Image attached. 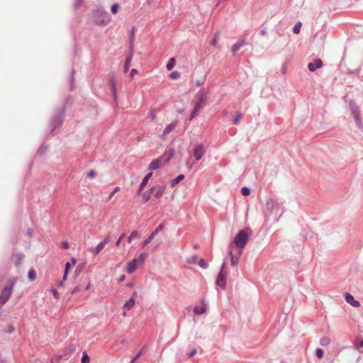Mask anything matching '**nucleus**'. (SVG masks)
Wrapping results in <instances>:
<instances>
[{"instance_id": "nucleus-1", "label": "nucleus", "mask_w": 363, "mask_h": 363, "mask_svg": "<svg viewBox=\"0 0 363 363\" xmlns=\"http://www.w3.org/2000/svg\"><path fill=\"white\" fill-rule=\"evenodd\" d=\"M66 107L63 105L61 108L55 109V112L52 115L49 123L50 131L52 135H57L59 130L63 125L65 116Z\"/></svg>"}, {"instance_id": "nucleus-2", "label": "nucleus", "mask_w": 363, "mask_h": 363, "mask_svg": "<svg viewBox=\"0 0 363 363\" xmlns=\"http://www.w3.org/2000/svg\"><path fill=\"white\" fill-rule=\"evenodd\" d=\"M252 230L250 228H245L238 231L234 238L235 246L240 249H243L247 243Z\"/></svg>"}, {"instance_id": "nucleus-3", "label": "nucleus", "mask_w": 363, "mask_h": 363, "mask_svg": "<svg viewBox=\"0 0 363 363\" xmlns=\"http://www.w3.org/2000/svg\"><path fill=\"white\" fill-rule=\"evenodd\" d=\"M92 18L94 23L98 26H106L111 20L109 13L100 9L93 12Z\"/></svg>"}, {"instance_id": "nucleus-4", "label": "nucleus", "mask_w": 363, "mask_h": 363, "mask_svg": "<svg viewBox=\"0 0 363 363\" xmlns=\"http://www.w3.org/2000/svg\"><path fill=\"white\" fill-rule=\"evenodd\" d=\"M16 283V278H13L9 280L8 283L4 286L0 294V306L4 305L9 301Z\"/></svg>"}, {"instance_id": "nucleus-5", "label": "nucleus", "mask_w": 363, "mask_h": 363, "mask_svg": "<svg viewBox=\"0 0 363 363\" xmlns=\"http://www.w3.org/2000/svg\"><path fill=\"white\" fill-rule=\"evenodd\" d=\"M349 107L351 112V114L352 115L354 122L356 125L359 127L362 128V123L360 117V110L359 106L356 104V102L354 100H350L349 101Z\"/></svg>"}, {"instance_id": "nucleus-6", "label": "nucleus", "mask_w": 363, "mask_h": 363, "mask_svg": "<svg viewBox=\"0 0 363 363\" xmlns=\"http://www.w3.org/2000/svg\"><path fill=\"white\" fill-rule=\"evenodd\" d=\"M226 261L223 260L222 265L220 267V270L217 276L216 279V284L221 288L222 289H225L226 286V277L228 275L227 271L225 269Z\"/></svg>"}, {"instance_id": "nucleus-7", "label": "nucleus", "mask_w": 363, "mask_h": 363, "mask_svg": "<svg viewBox=\"0 0 363 363\" xmlns=\"http://www.w3.org/2000/svg\"><path fill=\"white\" fill-rule=\"evenodd\" d=\"M108 84L111 89L113 99L116 103L118 102L117 89H116V76L115 72H111L108 74Z\"/></svg>"}, {"instance_id": "nucleus-8", "label": "nucleus", "mask_w": 363, "mask_h": 363, "mask_svg": "<svg viewBox=\"0 0 363 363\" xmlns=\"http://www.w3.org/2000/svg\"><path fill=\"white\" fill-rule=\"evenodd\" d=\"M279 208V204L277 201L272 198H269L266 203L265 213L267 216H271L274 211Z\"/></svg>"}, {"instance_id": "nucleus-9", "label": "nucleus", "mask_w": 363, "mask_h": 363, "mask_svg": "<svg viewBox=\"0 0 363 363\" xmlns=\"http://www.w3.org/2000/svg\"><path fill=\"white\" fill-rule=\"evenodd\" d=\"M205 152L206 150L203 143L196 144L194 146L193 150V155L196 161H199L200 160H201V158L205 154Z\"/></svg>"}, {"instance_id": "nucleus-10", "label": "nucleus", "mask_w": 363, "mask_h": 363, "mask_svg": "<svg viewBox=\"0 0 363 363\" xmlns=\"http://www.w3.org/2000/svg\"><path fill=\"white\" fill-rule=\"evenodd\" d=\"M207 92L204 89H201L196 94V103L195 106L202 108L206 101Z\"/></svg>"}, {"instance_id": "nucleus-11", "label": "nucleus", "mask_w": 363, "mask_h": 363, "mask_svg": "<svg viewBox=\"0 0 363 363\" xmlns=\"http://www.w3.org/2000/svg\"><path fill=\"white\" fill-rule=\"evenodd\" d=\"M163 225L160 224L143 241V247H145L146 245H147L155 238V236L163 230Z\"/></svg>"}, {"instance_id": "nucleus-12", "label": "nucleus", "mask_w": 363, "mask_h": 363, "mask_svg": "<svg viewBox=\"0 0 363 363\" xmlns=\"http://www.w3.org/2000/svg\"><path fill=\"white\" fill-rule=\"evenodd\" d=\"M137 296V292L134 291L132 294V296L128 299L125 303L123 304V308L125 311L123 312V315H125L126 311L130 310L135 304V296Z\"/></svg>"}, {"instance_id": "nucleus-13", "label": "nucleus", "mask_w": 363, "mask_h": 363, "mask_svg": "<svg viewBox=\"0 0 363 363\" xmlns=\"http://www.w3.org/2000/svg\"><path fill=\"white\" fill-rule=\"evenodd\" d=\"M109 241V238H105L101 242H100L94 248L91 247L89 249L91 252H93L94 255H99L101 251L104 249L106 244H107Z\"/></svg>"}, {"instance_id": "nucleus-14", "label": "nucleus", "mask_w": 363, "mask_h": 363, "mask_svg": "<svg viewBox=\"0 0 363 363\" xmlns=\"http://www.w3.org/2000/svg\"><path fill=\"white\" fill-rule=\"evenodd\" d=\"M323 66V61L320 58L315 59L313 62L308 64V69L310 72H315Z\"/></svg>"}, {"instance_id": "nucleus-15", "label": "nucleus", "mask_w": 363, "mask_h": 363, "mask_svg": "<svg viewBox=\"0 0 363 363\" xmlns=\"http://www.w3.org/2000/svg\"><path fill=\"white\" fill-rule=\"evenodd\" d=\"M345 299L347 303H350L353 307H359L360 302L354 298V297L350 293L345 294Z\"/></svg>"}, {"instance_id": "nucleus-16", "label": "nucleus", "mask_w": 363, "mask_h": 363, "mask_svg": "<svg viewBox=\"0 0 363 363\" xmlns=\"http://www.w3.org/2000/svg\"><path fill=\"white\" fill-rule=\"evenodd\" d=\"M138 266L140 265L137 263V259H133L128 262L126 271L128 274H133L137 269Z\"/></svg>"}, {"instance_id": "nucleus-17", "label": "nucleus", "mask_w": 363, "mask_h": 363, "mask_svg": "<svg viewBox=\"0 0 363 363\" xmlns=\"http://www.w3.org/2000/svg\"><path fill=\"white\" fill-rule=\"evenodd\" d=\"M174 150H171L169 153L165 152L162 156H160L158 159H161V162L163 165V164H167L169 162V160L172 159V157L174 156Z\"/></svg>"}, {"instance_id": "nucleus-18", "label": "nucleus", "mask_w": 363, "mask_h": 363, "mask_svg": "<svg viewBox=\"0 0 363 363\" xmlns=\"http://www.w3.org/2000/svg\"><path fill=\"white\" fill-rule=\"evenodd\" d=\"M162 166V163L161 162V159H155L150 163L148 166V169L150 171L156 170L161 168Z\"/></svg>"}, {"instance_id": "nucleus-19", "label": "nucleus", "mask_w": 363, "mask_h": 363, "mask_svg": "<svg viewBox=\"0 0 363 363\" xmlns=\"http://www.w3.org/2000/svg\"><path fill=\"white\" fill-rule=\"evenodd\" d=\"M165 188L166 185L164 184L162 185H157L156 187H155V191H153L154 196L157 199L161 198L164 192Z\"/></svg>"}, {"instance_id": "nucleus-20", "label": "nucleus", "mask_w": 363, "mask_h": 363, "mask_svg": "<svg viewBox=\"0 0 363 363\" xmlns=\"http://www.w3.org/2000/svg\"><path fill=\"white\" fill-rule=\"evenodd\" d=\"M155 190V187H151L150 189L145 191L142 194V201L143 203H145L150 199V195Z\"/></svg>"}, {"instance_id": "nucleus-21", "label": "nucleus", "mask_w": 363, "mask_h": 363, "mask_svg": "<svg viewBox=\"0 0 363 363\" xmlns=\"http://www.w3.org/2000/svg\"><path fill=\"white\" fill-rule=\"evenodd\" d=\"M133 56V50H130L128 53V55L126 56L125 63H124V72H127L128 71L130 62L132 60Z\"/></svg>"}, {"instance_id": "nucleus-22", "label": "nucleus", "mask_w": 363, "mask_h": 363, "mask_svg": "<svg viewBox=\"0 0 363 363\" xmlns=\"http://www.w3.org/2000/svg\"><path fill=\"white\" fill-rule=\"evenodd\" d=\"M245 44L244 40H239L231 48V52L233 55L236 53Z\"/></svg>"}, {"instance_id": "nucleus-23", "label": "nucleus", "mask_w": 363, "mask_h": 363, "mask_svg": "<svg viewBox=\"0 0 363 363\" xmlns=\"http://www.w3.org/2000/svg\"><path fill=\"white\" fill-rule=\"evenodd\" d=\"M148 256V254L145 252H141L139 256L138 257V258H136L137 259V263L140 266V265H143L145 259Z\"/></svg>"}, {"instance_id": "nucleus-24", "label": "nucleus", "mask_w": 363, "mask_h": 363, "mask_svg": "<svg viewBox=\"0 0 363 363\" xmlns=\"http://www.w3.org/2000/svg\"><path fill=\"white\" fill-rule=\"evenodd\" d=\"M184 179V174H179L176 178L173 179L170 182V186L172 188L174 186H176L177 184H179L181 181H182Z\"/></svg>"}, {"instance_id": "nucleus-25", "label": "nucleus", "mask_w": 363, "mask_h": 363, "mask_svg": "<svg viewBox=\"0 0 363 363\" xmlns=\"http://www.w3.org/2000/svg\"><path fill=\"white\" fill-rule=\"evenodd\" d=\"M152 172H149L147 173L145 177L143 179L141 183L140 184V189L141 188H145V186L148 183V181L149 179L152 177Z\"/></svg>"}, {"instance_id": "nucleus-26", "label": "nucleus", "mask_w": 363, "mask_h": 363, "mask_svg": "<svg viewBox=\"0 0 363 363\" xmlns=\"http://www.w3.org/2000/svg\"><path fill=\"white\" fill-rule=\"evenodd\" d=\"M206 311V307L204 303H203V306L201 307L196 306L194 308V313L197 315H201V314L204 313Z\"/></svg>"}, {"instance_id": "nucleus-27", "label": "nucleus", "mask_w": 363, "mask_h": 363, "mask_svg": "<svg viewBox=\"0 0 363 363\" xmlns=\"http://www.w3.org/2000/svg\"><path fill=\"white\" fill-rule=\"evenodd\" d=\"M176 65V60L174 57H171L167 65H166V69L168 70V71H171L172 69H173V68L175 67Z\"/></svg>"}, {"instance_id": "nucleus-28", "label": "nucleus", "mask_w": 363, "mask_h": 363, "mask_svg": "<svg viewBox=\"0 0 363 363\" xmlns=\"http://www.w3.org/2000/svg\"><path fill=\"white\" fill-rule=\"evenodd\" d=\"M28 279L30 281H33L36 279V272L34 269L31 268L29 269L28 273Z\"/></svg>"}, {"instance_id": "nucleus-29", "label": "nucleus", "mask_w": 363, "mask_h": 363, "mask_svg": "<svg viewBox=\"0 0 363 363\" xmlns=\"http://www.w3.org/2000/svg\"><path fill=\"white\" fill-rule=\"evenodd\" d=\"M74 74L75 70L74 68H72L70 73V91H73L74 89Z\"/></svg>"}, {"instance_id": "nucleus-30", "label": "nucleus", "mask_w": 363, "mask_h": 363, "mask_svg": "<svg viewBox=\"0 0 363 363\" xmlns=\"http://www.w3.org/2000/svg\"><path fill=\"white\" fill-rule=\"evenodd\" d=\"M176 123H172L167 125L163 131V135H167L169 133L176 127Z\"/></svg>"}, {"instance_id": "nucleus-31", "label": "nucleus", "mask_w": 363, "mask_h": 363, "mask_svg": "<svg viewBox=\"0 0 363 363\" xmlns=\"http://www.w3.org/2000/svg\"><path fill=\"white\" fill-rule=\"evenodd\" d=\"M230 263L233 267H237L239 262V257L233 255L232 252H230Z\"/></svg>"}, {"instance_id": "nucleus-32", "label": "nucleus", "mask_w": 363, "mask_h": 363, "mask_svg": "<svg viewBox=\"0 0 363 363\" xmlns=\"http://www.w3.org/2000/svg\"><path fill=\"white\" fill-rule=\"evenodd\" d=\"M139 238L138 232V231H136V230H134V231H133V232L130 233V235L128 236L127 241H128V242L130 244V243H131V242H132L134 239H135V238Z\"/></svg>"}, {"instance_id": "nucleus-33", "label": "nucleus", "mask_w": 363, "mask_h": 363, "mask_svg": "<svg viewBox=\"0 0 363 363\" xmlns=\"http://www.w3.org/2000/svg\"><path fill=\"white\" fill-rule=\"evenodd\" d=\"M242 115L241 112H240V111H237V112H236V114H235V117H234V118H233V119L232 120V123H233V125H237V124H238L239 121H240V119L242 118Z\"/></svg>"}, {"instance_id": "nucleus-34", "label": "nucleus", "mask_w": 363, "mask_h": 363, "mask_svg": "<svg viewBox=\"0 0 363 363\" xmlns=\"http://www.w3.org/2000/svg\"><path fill=\"white\" fill-rule=\"evenodd\" d=\"M135 26H133L131 29L130 36H129L130 46L131 48L133 46V41L135 39Z\"/></svg>"}, {"instance_id": "nucleus-35", "label": "nucleus", "mask_w": 363, "mask_h": 363, "mask_svg": "<svg viewBox=\"0 0 363 363\" xmlns=\"http://www.w3.org/2000/svg\"><path fill=\"white\" fill-rule=\"evenodd\" d=\"M90 357L86 351H84L81 357V363H89Z\"/></svg>"}, {"instance_id": "nucleus-36", "label": "nucleus", "mask_w": 363, "mask_h": 363, "mask_svg": "<svg viewBox=\"0 0 363 363\" xmlns=\"http://www.w3.org/2000/svg\"><path fill=\"white\" fill-rule=\"evenodd\" d=\"M330 339L327 336H323L320 339V344L322 346H327L330 344Z\"/></svg>"}, {"instance_id": "nucleus-37", "label": "nucleus", "mask_w": 363, "mask_h": 363, "mask_svg": "<svg viewBox=\"0 0 363 363\" xmlns=\"http://www.w3.org/2000/svg\"><path fill=\"white\" fill-rule=\"evenodd\" d=\"M201 108L194 106L193 110L191 112L190 116H189V121L193 120V118L195 117V116L198 113V112L200 111Z\"/></svg>"}, {"instance_id": "nucleus-38", "label": "nucleus", "mask_w": 363, "mask_h": 363, "mask_svg": "<svg viewBox=\"0 0 363 363\" xmlns=\"http://www.w3.org/2000/svg\"><path fill=\"white\" fill-rule=\"evenodd\" d=\"M77 263V259L75 257H72L70 260V262H67L65 263V268L67 269H70V268L72 267V265H74L75 264Z\"/></svg>"}, {"instance_id": "nucleus-39", "label": "nucleus", "mask_w": 363, "mask_h": 363, "mask_svg": "<svg viewBox=\"0 0 363 363\" xmlns=\"http://www.w3.org/2000/svg\"><path fill=\"white\" fill-rule=\"evenodd\" d=\"M302 26V23L301 22L298 21L297 22L294 28H293V32L295 33V34H298L300 33V30H301V27Z\"/></svg>"}, {"instance_id": "nucleus-40", "label": "nucleus", "mask_w": 363, "mask_h": 363, "mask_svg": "<svg viewBox=\"0 0 363 363\" xmlns=\"http://www.w3.org/2000/svg\"><path fill=\"white\" fill-rule=\"evenodd\" d=\"M75 350H76L75 345L72 344L65 347V354L72 353V352H74Z\"/></svg>"}, {"instance_id": "nucleus-41", "label": "nucleus", "mask_w": 363, "mask_h": 363, "mask_svg": "<svg viewBox=\"0 0 363 363\" xmlns=\"http://www.w3.org/2000/svg\"><path fill=\"white\" fill-rule=\"evenodd\" d=\"M79 292H82V293H84V289H83V286H76L72 291H71V294H77V293H79Z\"/></svg>"}, {"instance_id": "nucleus-42", "label": "nucleus", "mask_w": 363, "mask_h": 363, "mask_svg": "<svg viewBox=\"0 0 363 363\" xmlns=\"http://www.w3.org/2000/svg\"><path fill=\"white\" fill-rule=\"evenodd\" d=\"M240 192L241 194L243 195V196H248L251 193V189L250 188L247 187V186H243L240 189Z\"/></svg>"}, {"instance_id": "nucleus-43", "label": "nucleus", "mask_w": 363, "mask_h": 363, "mask_svg": "<svg viewBox=\"0 0 363 363\" xmlns=\"http://www.w3.org/2000/svg\"><path fill=\"white\" fill-rule=\"evenodd\" d=\"M199 265L202 268V269H207L208 267V264L207 263V262L203 259V258H201L199 260Z\"/></svg>"}, {"instance_id": "nucleus-44", "label": "nucleus", "mask_w": 363, "mask_h": 363, "mask_svg": "<svg viewBox=\"0 0 363 363\" xmlns=\"http://www.w3.org/2000/svg\"><path fill=\"white\" fill-rule=\"evenodd\" d=\"M48 150V146L45 145H41L39 149L38 150V154L40 155H43Z\"/></svg>"}, {"instance_id": "nucleus-45", "label": "nucleus", "mask_w": 363, "mask_h": 363, "mask_svg": "<svg viewBox=\"0 0 363 363\" xmlns=\"http://www.w3.org/2000/svg\"><path fill=\"white\" fill-rule=\"evenodd\" d=\"M145 346L143 347L142 350L138 352L130 361V363H135V361L143 354V350L145 349Z\"/></svg>"}, {"instance_id": "nucleus-46", "label": "nucleus", "mask_w": 363, "mask_h": 363, "mask_svg": "<svg viewBox=\"0 0 363 363\" xmlns=\"http://www.w3.org/2000/svg\"><path fill=\"white\" fill-rule=\"evenodd\" d=\"M15 330V328L13 325H9L6 328L3 329V332L6 333H12Z\"/></svg>"}, {"instance_id": "nucleus-47", "label": "nucleus", "mask_w": 363, "mask_h": 363, "mask_svg": "<svg viewBox=\"0 0 363 363\" xmlns=\"http://www.w3.org/2000/svg\"><path fill=\"white\" fill-rule=\"evenodd\" d=\"M23 255L22 253H19L16 255L15 264L16 265H19L21 263V261L23 258Z\"/></svg>"}, {"instance_id": "nucleus-48", "label": "nucleus", "mask_w": 363, "mask_h": 363, "mask_svg": "<svg viewBox=\"0 0 363 363\" xmlns=\"http://www.w3.org/2000/svg\"><path fill=\"white\" fill-rule=\"evenodd\" d=\"M120 8V6L118 4L116 3L113 4L111 7V11L112 13L115 14L118 11V9Z\"/></svg>"}, {"instance_id": "nucleus-49", "label": "nucleus", "mask_w": 363, "mask_h": 363, "mask_svg": "<svg viewBox=\"0 0 363 363\" xmlns=\"http://www.w3.org/2000/svg\"><path fill=\"white\" fill-rule=\"evenodd\" d=\"M82 269H83L82 264L77 265L74 270L75 277H78L82 273Z\"/></svg>"}, {"instance_id": "nucleus-50", "label": "nucleus", "mask_w": 363, "mask_h": 363, "mask_svg": "<svg viewBox=\"0 0 363 363\" xmlns=\"http://www.w3.org/2000/svg\"><path fill=\"white\" fill-rule=\"evenodd\" d=\"M315 355L318 359H321L324 355V351L321 348H316Z\"/></svg>"}, {"instance_id": "nucleus-51", "label": "nucleus", "mask_w": 363, "mask_h": 363, "mask_svg": "<svg viewBox=\"0 0 363 363\" xmlns=\"http://www.w3.org/2000/svg\"><path fill=\"white\" fill-rule=\"evenodd\" d=\"M180 77V73L177 71H174L170 73L169 77L172 79H177Z\"/></svg>"}, {"instance_id": "nucleus-52", "label": "nucleus", "mask_w": 363, "mask_h": 363, "mask_svg": "<svg viewBox=\"0 0 363 363\" xmlns=\"http://www.w3.org/2000/svg\"><path fill=\"white\" fill-rule=\"evenodd\" d=\"M354 345L357 348L363 347V339H356Z\"/></svg>"}, {"instance_id": "nucleus-53", "label": "nucleus", "mask_w": 363, "mask_h": 363, "mask_svg": "<svg viewBox=\"0 0 363 363\" xmlns=\"http://www.w3.org/2000/svg\"><path fill=\"white\" fill-rule=\"evenodd\" d=\"M218 43V34L216 33L211 40V45L213 47H216Z\"/></svg>"}, {"instance_id": "nucleus-54", "label": "nucleus", "mask_w": 363, "mask_h": 363, "mask_svg": "<svg viewBox=\"0 0 363 363\" xmlns=\"http://www.w3.org/2000/svg\"><path fill=\"white\" fill-rule=\"evenodd\" d=\"M72 101H73V100H72V96H67V97L66 98V99H65V104H64V105H65V107L67 108V105L71 106V105L72 104Z\"/></svg>"}, {"instance_id": "nucleus-55", "label": "nucleus", "mask_w": 363, "mask_h": 363, "mask_svg": "<svg viewBox=\"0 0 363 363\" xmlns=\"http://www.w3.org/2000/svg\"><path fill=\"white\" fill-rule=\"evenodd\" d=\"M50 292L52 293V294L53 295V296L55 298H58V291L57 290L54 288V287H52L51 289H50Z\"/></svg>"}, {"instance_id": "nucleus-56", "label": "nucleus", "mask_w": 363, "mask_h": 363, "mask_svg": "<svg viewBox=\"0 0 363 363\" xmlns=\"http://www.w3.org/2000/svg\"><path fill=\"white\" fill-rule=\"evenodd\" d=\"M120 189L119 186L115 187V189L111 192L109 196L107 199V201H109L115 194L116 192H117Z\"/></svg>"}, {"instance_id": "nucleus-57", "label": "nucleus", "mask_w": 363, "mask_h": 363, "mask_svg": "<svg viewBox=\"0 0 363 363\" xmlns=\"http://www.w3.org/2000/svg\"><path fill=\"white\" fill-rule=\"evenodd\" d=\"M96 175V172L95 170H91L88 172L87 177L90 179L94 178Z\"/></svg>"}, {"instance_id": "nucleus-58", "label": "nucleus", "mask_w": 363, "mask_h": 363, "mask_svg": "<svg viewBox=\"0 0 363 363\" xmlns=\"http://www.w3.org/2000/svg\"><path fill=\"white\" fill-rule=\"evenodd\" d=\"M197 352V350L196 348H194L193 350H191L189 354H188V357L189 358H191L193 357Z\"/></svg>"}, {"instance_id": "nucleus-59", "label": "nucleus", "mask_w": 363, "mask_h": 363, "mask_svg": "<svg viewBox=\"0 0 363 363\" xmlns=\"http://www.w3.org/2000/svg\"><path fill=\"white\" fill-rule=\"evenodd\" d=\"M125 237V235L124 234H122L121 235H120V237L118 238V240H116V246H119L121 241L123 240V239Z\"/></svg>"}, {"instance_id": "nucleus-60", "label": "nucleus", "mask_w": 363, "mask_h": 363, "mask_svg": "<svg viewBox=\"0 0 363 363\" xmlns=\"http://www.w3.org/2000/svg\"><path fill=\"white\" fill-rule=\"evenodd\" d=\"M322 363H334V359L331 357H326Z\"/></svg>"}, {"instance_id": "nucleus-61", "label": "nucleus", "mask_w": 363, "mask_h": 363, "mask_svg": "<svg viewBox=\"0 0 363 363\" xmlns=\"http://www.w3.org/2000/svg\"><path fill=\"white\" fill-rule=\"evenodd\" d=\"M196 255H194V256H193L191 258L187 259V263L188 264H194L195 262V261H196Z\"/></svg>"}, {"instance_id": "nucleus-62", "label": "nucleus", "mask_w": 363, "mask_h": 363, "mask_svg": "<svg viewBox=\"0 0 363 363\" xmlns=\"http://www.w3.org/2000/svg\"><path fill=\"white\" fill-rule=\"evenodd\" d=\"M83 1H84V0H75V1L74 3V6L75 8L79 7L82 4Z\"/></svg>"}, {"instance_id": "nucleus-63", "label": "nucleus", "mask_w": 363, "mask_h": 363, "mask_svg": "<svg viewBox=\"0 0 363 363\" xmlns=\"http://www.w3.org/2000/svg\"><path fill=\"white\" fill-rule=\"evenodd\" d=\"M69 272V269L65 268L64 274H63V281H65L67 279Z\"/></svg>"}, {"instance_id": "nucleus-64", "label": "nucleus", "mask_w": 363, "mask_h": 363, "mask_svg": "<svg viewBox=\"0 0 363 363\" xmlns=\"http://www.w3.org/2000/svg\"><path fill=\"white\" fill-rule=\"evenodd\" d=\"M62 247L63 249H68L69 248V242L67 241H63L62 242Z\"/></svg>"}]
</instances>
